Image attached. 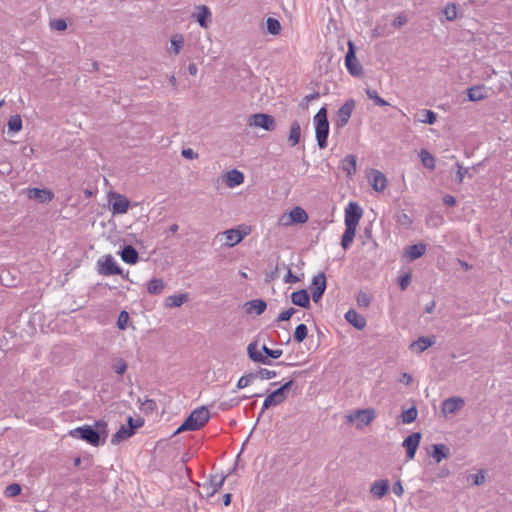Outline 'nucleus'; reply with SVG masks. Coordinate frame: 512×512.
<instances>
[{
	"mask_svg": "<svg viewBox=\"0 0 512 512\" xmlns=\"http://www.w3.org/2000/svg\"><path fill=\"white\" fill-rule=\"evenodd\" d=\"M108 424L105 420L95 421L94 425H83L69 431L68 435L98 447L106 442L108 437Z\"/></svg>",
	"mask_w": 512,
	"mask_h": 512,
	"instance_id": "1",
	"label": "nucleus"
},
{
	"mask_svg": "<svg viewBox=\"0 0 512 512\" xmlns=\"http://www.w3.org/2000/svg\"><path fill=\"white\" fill-rule=\"evenodd\" d=\"M210 419V412L206 406L194 409L184 422L177 428L174 434L184 431H196L201 429Z\"/></svg>",
	"mask_w": 512,
	"mask_h": 512,
	"instance_id": "2",
	"label": "nucleus"
},
{
	"mask_svg": "<svg viewBox=\"0 0 512 512\" xmlns=\"http://www.w3.org/2000/svg\"><path fill=\"white\" fill-rule=\"evenodd\" d=\"M283 351L281 349H270L265 344L262 345L261 351L258 350L257 341L251 342L247 347V355L249 359L255 363L263 365H272V359H278L281 357Z\"/></svg>",
	"mask_w": 512,
	"mask_h": 512,
	"instance_id": "3",
	"label": "nucleus"
},
{
	"mask_svg": "<svg viewBox=\"0 0 512 512\" xmlns=\"http://www.w3.org/2000/svg\"><path fill=\"white\" fill-rule=\"evenodd\" d=\"M317 145L320 149H325L328 145L329 121L327 108L321 107L313 118Z\"/></svg>",
	"mask_w": 512,
	"mask_h": 512,
	"instance_id": "4",
	"label": "nucleus"
},
{
	"mask_svg": "<svg viewBox=\"0 0 512 512\" xmlns=\"http://www.w3.org/2000/svg\"><path fill=\"white\" fill-rule=\"evenodd\" d=\"M293 384L294 380L291 379L266 396L262 405L261 412L257 419L258 421L265 410L269 409L270 407L278 406L287 400L289 391Z\"/></svg>",
	"mask_w": 512,
	"mask_h": 512,
	"instance_id": "5",
	"label": "nucleus"
},
{
	"mask_svg": "<svg viewBox=\"0 0 512 512\" xmlns=\"http://www.w3.org/2000/svg\"><path fill=\"white\" fill-rule=\"evenodd\" d=\"M97 272L103 276L122 275V268L111 254H107L98 259Z\"/></svg>",
	"mask_w": 512,
	"mask_h": 512,
	"instance_id": "6",
	"label": "nucleus"
},
{
	"mask_svg": "<svg viewBox=\"0 0 512 512\" xmlns=\"http://www.w3.org/2000/svg\"><path fill=\"white\" fill-rule=\"evenodd\" d=\"M347 45L348 50L345 55V66L347 68V71L352 76H362L363 67L356 57L355 43L352 40H349Z\"/></svg>",
	"mask_w": 512,
	"mask_h": 512,
	"instance_id": "7",
	"label": "nucleus"
},
{
	"mask_svg": "<svg viewBox=\"0 0 512 512\" xmlns=\"http://www.w3.org/2000/svg\"><path fill=\"white\" fill-rule=\"evenodd\" d=\"M356 102L354 99H348L345 101L342 106L337 110L336 118H335V127L336 129H342L346 126L351 118V115L354 111Z\"/></svg>",
	"mask_w": 512,
	"mask_h": 512,
	"instance_id": "8",
	"label": "nucleus"
},
{
	"mask_svg": "<svg viewBox=\"0 0 512 512\" xmlns=\"http://www.w3.org/2000/svg\"><path fill=\"white\" fill-rule=\"evenodd\" d=\"M249 125L252 127H259L265 131H274L276 128L275 118L266 113H255L249 117Z\"/></svg>",
	"mask_w": 512,
	"mask_h": 512,
	"instance_id": "9",
	"label": "nucleus"
},
{
	"mask_svg": "<svg viewBox=\"0 0 512 512\" xmlns=\"http://www.w3.org/2000/svg\"><path fill=\"white\" fill-rule=\"evenodd\" d=\"M363 215L362 207L357 203L350 201L345 208V217L344 222L345 226L356 227L359 224V221Z\"/></svg>",
	"mask_w": 512,
	"mask_h": 512,
	"instance_id": "10",
	"label": "nucleus"
},
{
	"mask_svg": "<svg viewBox=\"0 0 512 512\" xmlns=\"http://www.w3.org/2000/svg\"><path fill=\"white\" fill-rule=\"evenodd\" d=\"M375 417V411L374 409L367 408V409H360L356 410L355 412L346 415V419L348 423H353L355 421H358V427L369 425L370 422Z\"/></svg>",
	"mask_w": 512,
	"mask_h": 512,
	"instance_id": "11",
	"label": "nucleus"
},
{
	"mask_svg": "<svg viewBox=\"0 0 512 512\" xmlns=\"http://www.w3.org/2000/svg\"><path fill=\"white\" fill-rule=\"evenodd\" d=\"M327 288V281L324 272H319L312 279L311 294L312 299L317 303L325 293Z\"/></svg>",
	"mask_w": 512,
	"mask_h": 512,
	"instance_id": "12",
	"label": "nucleus"
},
{
	"mask_svg": "<svg viewBox=\"0 0 512 512\" xmlns=\"http://www.w3.org/2000/svg\"><path fill=\"white\" fill-rule=\"evenodd\" d=\"M421 438L422 435L420 432H413L404 439L402 446L406 449V457L408 460L414 459Z\"/></svg>",
	"mask_w": 512,
	"mask_h": 512,
	"instance_id": "13",
	"label": "nucleus"
},
{
	"mask_svg": "<svg viewBox=\"0 0 512 512\" xmlns=\"http://www.w3.org/2000/svg\"><path fill=\"white\" fill-rule=\"evenodd\" d=\"M227 476L225 475H212L208 482L203 484V490L206 491L208 497L214 496L223 486Z\"/></svg>",
	"mask_w": 512,
	"mask_h": 512,
	"instance_id": "14",
	"label": "nucleus"
},
{
	"mask_svg": "<svg viewBox=\"0 0 512 512\" xmlns=\"http://www.w3.org/2000/svg\"><path fill=\"white\" fill-rule=\"evenodd\" d=\"M130 201L124 195L113 193L111 209L113 214H124L128 211Z\"/></svg>",
	"mask_w": 512,
	"mask_h": 512,
	"instance_id": "15",
	"label": "nucleus"
},
{
	"mask_svg": "<svg viewBox=\"0 0 512 512\" xmlns=\"http://www.w3.org/2000/svg\"><path fill=\"white\" fill-rule=\"evenodd\" d=\"M27 195L39 203H48L54 198L53 192L47 188H30Z\"/></svg>",
	"mask_w": 512,
	"mask_h": 512,
	"instance_id": "16",
	"label": "nucleus"
},
{
	"mask_svg": "<svg viewBox=\"0 0 512 512\" xmlns=\"http://www.w3.org/2000/svg\"><path fill=\"white\" fill-rule=\"evenodd\" d=\"M465 402L460 397H450L444 400L441 404L442 412L446 414H453L464 406Z\"/></svg>",
	"mask_w": 512,
	"mask_h": 512,
	"instance_id": "17",
	"label": "nucleus"
},
{
	"mask_svg": "<svg viewBox=\"0 0 512 512\" xmlns=\"http://www.w3.org/2000/svg\"><path fill=\"white\" fill-rule=\"evenodd\" d=\"M345 319L357 330H363L367 324L366 318L354 309H349L345 313Z\"/></svg>",
	"mask_w": 512,
	"mask_h": 512,
	"instance_id": "18",
	"label": "nucleus"
},
{
	"mask_svg": "<svg viewBox=\"0 0 512 512\" xmlns=\"http://www.w3.org/2000/svg\"><path fill=\"white\" fill-rule=\"evenodd\" d=\"M291 301L294 305L309 309L311 306L310 296L306 289H300L291 294Z\"/></svg>",
	"mask_w": 512,
	"mask_h": 512,
	"instance_id": "19",
	"label": "nucleus"
},
{
	"mask_svg": "<svg viewBox=\"0 0 512 512\" xmlns=\"http://www.w3.org/2000/svg\"><path fill=\"white\" fill-rule=\"evenodd\" d=\"M369 178L371 186L375 191L381 192L386 188L387 179L381 171L377 169H372Z\"/></svg>",
	"mask_w": 512,
	"mask_h": 512,
	"instance_id": "20",
	"label": "nucleus"
},
{
	"mask_svg": "<svg viewBox=\"0 0 512 512\" xmlns=\"http://www.w3.org/2000/svg\"><path fill=\"white\" fill-rule=\"evenodd\" d=\"M435 344V337H426L421 336L418 339L414 340L410 346L409 349L412 351H416L417 353H422L429 347L433 346Z\"/></svg>",
	"mask_w": 512,
	"mask_h": 512,
	"instance_id": "21",
	"label": "nucleus"
},
{
	"mask_svg": "<svg viewBox=\"0 0 512 512\" xmlns=\"http://www.w3.org/2000/svg\"><path fill=\"white\" fill-rule=\"evenodd\" d=\"M427 249V245L425 243H417L405 248V256L409 261H415L422 257Z\"/></svg>",
	"mask_w": 512,
	"mask_h": 512,
	"instance_id": "22",
	"label": "nucleus"
},
{
	"mask_svg": "<svg viewBox=\"0 0 512 512\" xmlns=\"http://www.w3.org/2000/svg\"><path fill=\"white\" fill-rule=\"evenodd\" d=\"M119 255L125 263L130 265L136 264L139 260V253L132 245H124Z\"/></svg>",
	"mask_w": 512,
	"mask_h": 512,
	"instance_id": "23",
	"label": "nucleus"
},
{
	"mask_svg": "<svg viewBox=\"0 0 512 512\" xmlns=\"http://www.w3.org/2000/svg\"><path fill=\"white\" fill-rule=\"evenodd\" d=\"M467 97L471 102H477L488 98L487 89L483 84L475 85L467 89Z\"/></svg>",
	"mask_w": 512,
	"mask_h": 512,
	"instance_id": "24",
	"label": "nucleus"
},
{
	"mask_svg": "<svg viewBox=\"0 0 512 512\" xmlns=\"http://www.w3.org/2000/svg\"><path fill=\"white\" fill-rule=\"evenodd\" d=\"M224 178L226 185L230 188H234L236 186L241 185L245 179L243 172L237 169H232L228 171L224 175Z\"/></svg>",
	"mask_w": 512,
	"mask_h": 512,
	"instance_id": "25",
	"label": "nucleus"
},
{
	"mask_svg": "<svg viewBox=\"0 0 512 512\" xmlns=\"http://www.w3.org/2000/svg\"><path fill=\"white\" fill-rule=\"evenodd\" d=\"M134 435L131 428H127L126 425H121V427L112 435L111 444L118 445L119 443L129 439Z\"/></svg>",
	"mask_w": 512,
	"mask_h": 512,
	"instance_id": "26",
	"label": "nucleus"
},
{
	"mask_svg": "<svg viewBox=\"0 0 512 512\" xmlns=\"http://www.w3.org/2000/svg\"><path fill=\"white\" fill-rule=\"evenodd\" d=\"M341 168L346 172L347 176H352L357 170V158L353 154L346 155L341 161Z\"/></svg>",
	"mask_w": 512,
	"mask_h": 512,
	"instance_id": "27",
	"label": "nucleus"
},
{
	"mask_svg": "<svg viewBox=\"0 0 512 512\" xmlns=\"http://www.w3.org/2000/svg\"><path fill=\"white\" fill-rule=\"evenodd\" d=\"M450 455L449 448L442 443L432 445L431 456L436 461V463H440L443 459L448 458Z\"/></svg>",
	"mask_w": 512,
	"mask_h": 512,
	"instance_id": "28",
	"label": "nucleus"
},
{
	"mask_svg": "<svg viewBox=\"0 0 512 512\" xmlns=\"http://www.w3.org/2000/svg\"><path fill=\"white\" fill-rule=\"evenodd\" d=\"M389 491V481L388 480H377L375 481L371 488L370 492L377 498L384 497Z\"/></svg>",
	"mask_w": 512,
	"mask_h": 512,
	"instance_id": "29",
	"label": "nucleus"
},
{
	"mask_svg": "<svg viewBox=\"0 0 512 512\" xmlns=\"http://www.w3.org/2000/svg\"><path fill=\"white\" fill-rule=\"evenodd\" d=\"M224 234L226 236L228 245L235 246L244 239V237L246 236L247 233L242 232L238 229L232 228V229L226 230L224 232Z\"/></svg>",
	"mask_w": 512,
	"mask_h": 512,
	"instance_id": "30",
	"label": "nucleus"
},
{
	"mask_svg": "<svg viewBox=\"0 0 512 512\" xmlns=\"http://www.w3.org/2000/svg\"><path fill=\"white\" fill-rule=\"evenodd\" d=\"M199 11L196 14V20L199 25L203 28H207L211 23V12L210 9L206 5H201L198 7Z\"/></svg>",
	"mask_w": 512,
	"mask_h": 512,
	"instance_id": "31",
	"label": "nucleus"
},
{
	"mask_svg": "<svg viewBox=\"0 0 512 512\" xmlns=\"http://www.w3.org/2000/svg\"><path fill=\"white\" fill-rule=\"evenodd\" d=\"M301 137V127L300 123L297 120H294L291 123L289 135H288V143L291 147L296 146L300 142Z\"/></svg>",
	"mask_w": 512,
	"mask_h": 512,
	"instance_id": "32",
	"label": "nucleus"
},
{
	"mask_svg": "<svg viewBox=\"0 0 512 512\" xmlns=\"http://www.w3.org/2000/svg\"><path fill=\"white\" fill-rule=\"evenodd\" d=\"M245 307L247 313H250L252 310H254L257 315H261L265 312L267 303L263 299H253L246 302Z\"/></svg>",
	"mask_w": 512,
	"mask_h": 512,
	"instance_id": "33",
	"label": "nucleus"
},
{
	"mask_svg": "<svg viewBox=\"0 0 512 512\" xmlns=\"http://www.w3.org/2000/svg\"><path fill=\"white\" fill-rule=\"evenodd\" d=\"M289 216H290L291 222L294 224H304L308 220V215H307L306 211L299 206L294 207L290 211Z\"/></svg>",
	"mask_w": 512,
	"mask_h": 512,
	"instance_id": "34",
	"label": "nucleus"
},
{
	"mask_svg": "<svg viewBox=\"0 0 512 512\" xmlns=\"http://www.w3.org/2000/svg\"><path fill=\"white\" fill-rule=\"evenodd\" d=\"M356 227L346 226L345 231L341 237V246L344 250L350 248L355 236H356Z\"/></svg>",
	"mask_w": 512,
	"mask_h": 512,
	"instance_id": "35",
	"label": "nucleus"
},
{
	"mask_svg": "<svg viewBox=\"0 0 512 512\" xmlns=\"http://www.w3.org/2000/svg\"><path fill=\"white\" fill-rule=\"evenodd\" d=\"M188 299L187 294H177V295H171L168 296L165 300V305L167 307L176 308L180 307L182 304H184Z\"/></svg>",
	"mask_w": 512,
	"mask_h": 512,
	"instance_id": "36",
	"label": "nucleus"
},
{
	"mask_svg": "<svg viewBox=\"0 0 512 512\" xmlns=\"http://www.w3.org/2000/svg\"><path fill=\"white\" fill-rule=\"evenodd\" d=\"M164 289V282L160 278H153L147 284V290L152 295L160 294Z\"/></svg>",
	"mask_w": 512,
	"mask_h": 512,
	"instance_id": "37",
	"label": "nucleus"
},
{
	"mask_svg": "<svg viewBox=\"0 0 512 512\" xmlns=\"http://www.w3.org/2000/svg\"><path fill=\"white\" fill-rule=\"evenodd\" d=\"M8 131L12 133H16L22 130L23 122L22 118L19 114L12 115L7 123Z\"/></svg>",
	"mask_w": 512,
	"mask_h": 512,
	"instance_id": "38",
	"label": "nucleus"
},
{
	"mask_svg": "<svg viewBox=\"0 0 512 512\" xmlns=\"http://www.w3.org/2000/svg\"><path fill=\"white\" fill-rule=\"evenodd\" d=\"M419 157L424 167L430 170L435 168V158L429 151L422 149L419 153Z\"/></svg>",
	"mask_w": 512,
	"mask_h": 512,
	"instance_id": "39",
	"label": "nucleus"
},
{
	"mask_svg": "<svg viewBox=\"0 0 512 512\" xmlns=\"http://www.w3.org/2000/svg\"><path fill=\"white\" fill-rule=\"evenodd\" d=\"M418 411L416 406H412L402 411L401 419L404 424H410L417 419Z\"/></svg>",
	"mask_w": 512,
	"mask_h": 512,
	"instance_id": "40",
	"label": "nucleus"
},
{
	"mask_svg": "<svg viewBox=\"0 0 512 512\" xmlns=\"http://www.w3.org/2000/svg\"><path fill=\"white\" fill-rule=\"evenodd\" d=\"M307 335H308V328L305 324L301 323L296 326L294 334H293V339L296 343H301L306 339Z\"/></svg>",
	"mask_w": 512,
	"mask_h": 512,
	"instance_id": "41",
	"label": "nucleus"
},
{
	"mask_svg": "<svg viewBox=\"0 0 512 512\" xmlns=\"http://www.w3.org/2000/svg\"><path fill=\"white\" fill-rule=\"evenodd\" d=\"M266 29L269 34L278 35L281 31V24L276 18L268 17L266 20Z\"/></svg>",
	"mask_w": 512,
	"mask_h": 512,
	"instance_id": "42",
	"label": "nucleus"
},
{
	"mask_svg": "<svg viewBox=\"0 0 512 512\" xmlns=\"http://www.w3.org/2000/svg\"><path fill=\"white\" fill-rule=\"evenodd\" d=\"M366 95L369 99H371L374 104L376 106H380V107H383V106H388L389 103L384 100L383 98H381L378 94V92L376 90H373V89H367L366 90Z\"/></svg>",
	"mask_w": 512,
	"mask_h": 512,
	"instance_id": "43",
	"label": "nucleus"
},
{
	"mask_svg": "<svg viewBox=\"0 0 512 512\" xmlns=\"http://www.w3.org/2000/svg\"><path fill=\"white\" fill-rule=\"evenodd\" d=\"M128 368L127 362L122 358H116L112 361V369L118 375H123Z\"/></svg>",
	"mask_w": 512,
	"mask_h": 512,
	"instance_id": "44",
	"label": "nucleus"
},
{
	"mask_svg": "<svg viewBox=\"0 0 512 512\" xmlns=\"http://www.w3.org/2000/svg\"><path fill=\"white\" fill-rule=\"evenodd\" d=\"M447 21H453L457 18V6L455 3H448L442 10Z\"/></svg>",
	"mask_w": 512,
	"mask_h": 512,
	"instance_id": "45",
	"label": "nucleus"
},
{
	"mask_svg": "<svg viewBox=\"0 0 512 512\" xmlns=\"http://www.w3.org/2000/svg\"><path fill=\"white\" fill-rule=\"evenodd\" d=\"M421 114H422V118H420L419 121L422 123L432 125L437 120V114L432 110L423 109L421 111Z\"/></svg>",
	"mask_w": 512,
	"mask_h": 512,
	"instance_id": "46",
	"label": "nucleus"
},
{
	"mask_svg": "<svg viewBox=\"0 0 512 512\" xmlns=\"http://www.w3.org/2000/svg\"><path fill=\"white\" fill-rule=\"evenodd\" d=\"M361 238H362L363 245H366L369 242H372L375 247L377 246V242L373 239V236H372V224L371 223L364 228Z\"/></svg>",
	"mask_w": 512,
	"mask_h": 512,
	"instance_id": "47",
	"label": "nucleus"
},
{
	"mask_svg": "<svg viewBox=\"0 0 512 512\" xmlns=\"http://www.w3.org/2000/svg\"><path fill=\"white\" fill-rule=\"evenodd\" d=\"M171 46L174 53L179 54L180 50L183 47L184 38L181 34H175L171 37Z\"/></svg>",
	"mask_w": 512,
	"mask_h": 512,
	"instance_id": "48",
	"label": "nucleus"
},
{
	"mask_svg": "<svg viewBox=\"0 0 512 512\" xmlns=\"http://www.w3.org/2000/svg\"><path fill=\"white\" fill-rule=\"evenodd\" d=\"M256 379V374L254 372L248 373L246 375H243L239 378L236 387L237 389H243L247 387L253 380Z\"/></svg>",
	"mask_w": 512,
	"mask_h": 512,
	"instance_id": "49",
	"label": "nucleus"
},
{
	"mask_svg": "<svg viewBox=\"0 0 512 512\" xmlns=\"http://www.w3.org/2000/svg\"><path fill=\"white\" fill-rule=\"evenodd\" d=\"M256 379L260 378L262 380H269L277 376L276 371L268 370L266 368H259L256 372Z\"/></svg>",
	"mask_w": 512,
	"mask_h": 512,
	"instance_id": "50",
	"label": "nucleus"
},
{
	"mask_svg": "<svg viewBox=\"0 0 512 512\" xmlns=\"http://www.w3.org/2000/svg\"><path fill=\"white\" fill-rule=\"evenodd\" d=\"M22 491L21 485L18 483H12L8 485L4 491L6 497H15Z\"/></svg>",
	"mask_w": 512,
	"mask_h": 512,
	"instance_id": "51",
	"label": "nucleus"
},
{
	"mask_svg": "<svg viewBox=\"0 0 512 512\" xmlns=\"http://www.w3.org/2000/svg\"><path fill=\"white\" fill-rule=\"evenodd\" d=\"M129 314L127 311L123 310L119 313L118 319H117V327L120 330H125L127 328V324L129 321Z\"/></svg>",
	"mask_w": 512,
	"mask_h": 512,
	"instance_id": "52",
	"label": "nucleus"
},
{
	"mask_svg": "<svg viewBox=\"0 0 512 512\" xmlns=\"http://www.w3.org/2000/svg\"><path fill=\"white\" fill-rule=\"evenodd\" d=\"M241 399L231 398L228 401H223L219 404V409L222 411L229 410L233 407H236L240 404Z\"/></svg>",
	"mask_w": 512,
	"mask_h": 512,
	"instance_id": "53",
	"label": "nucleus"
},
{
	"mask_svg": "<svg viewBox=\"0 0 512 512\" xmlns=\"http://www.w3.org/2000/svg\"><path fill=\"white\" fill-rule=\"evenodd\" d=\"M320 97L319 92L314 91L313 93L306 95L301 102L299 103V107L302 109H307L309 102L316 100Z\"/></svg>",
	"mask_w": 512,
	"mask_h": 512,
	"instance_id": "54",
	"label": "nucleus"
},
{
	"mask_svg": "<svg viewBox=\"0 0 512 512\" xmlns=\"http://www.w3.org/2000/svg\"><path fill=\"white\" fill-rule=\"evenodd\" d=\"M157 409V404L152 399H146L141 406V410L145 413H151Z\"/></svg>",
	"mask_w": 512,
	"mask_h": 512,
	"instance_id": "55",
	"label": "nucleus"
},
{
	"mask_svg": "<svg viewBox=\"0 0 512 512\" xmlns=\"http://www.w3.org/2000/svg\"><path fill=\"white\" fill-rule=\"evenodd\" d=\"M282 267H283V269H287V274L284 277L285 283H296L300 280L298 276L294 275L291 272V269L285 263H282Z\"/></svg>",
	"mask_w": 512,
	"mask_h": 512,
	"instance_id": "56",
	"label": "nucleus"
},
{
	"mask_svg": "<svg viewBox=\"0 0 512 512\" xmlns=\"http://www.w3.org/2000/svg\"><path fill=\"white\" fill-rule=\"evenodd\" d=\"M357 304L359 307L367 308L370 305V297L366 293L360 291L357 296Z\"/></svg>",
	"mask_w": 512,
	"mask_h": 512,
	"instance_id": "57",
	"label": "nucleus"
},
{
	"mask_svg": "<svg viewBox=\"0 0 512 512\" xmlns=\"http://www.w3.org/2000/svg\"><path fill=\"white\" fill-rule=\"evenodd\" d=\"M411 282V274L405 273L399 277L398 284L402 291L406 290Z\"/></svg>",
	"mask_w": 512,
	"mask_h": 512,
	"instance_id": "58",
	"label": "nucleus"
},
{
	"mask_svg": "<svg viewBox=\"0 0 512 512\" xmlns=\"http://www.w3.org/2000/svg\"><path fill=\"white\" fill-rule=\"evenodd\" d=\"M50 25L57 31H64L67 29V22L64 19H55L51 21Z\"/></svg>",
	"mask_w": 512,
	"mask_h": 512,
	"instance_id": "59",
	"label": "nucleus"
},
{
	"mask_svg": "<svg viewBox=\"0 0 512 512\" xmlns=\"http://www.w3.org/2000/svg\"><path fill=\"white\" fill-rule=\"evenodd\" d=\"M470 478L472 479L473 484L480 485L485 481V475L483 471H480L476 474H471Z\"/></svg>",
	"mask_w": 512,
	"mask_h": 512,
	"instance_id": "60",
	"label": "nucleus"
},
{
	"mask_svg": "<svg viewBox=\"0 0 512 512\" xmlns=\"http://www.w3.org/2000/svg\"><path fill=\"white\" fill-rule=\"evenodd\" d=\"M182 156L186 159L193 160L198 158V154L191 148H184L181 152Z\"/></svg>",
	"mask_w": 512,
	"mask_h": 512,
	"instance_id": "61",
	"label": "nucleus"
},
{
	"mask_svg": "<svg viewBox=\"0 0 512 512\" xmlns=\"http://www.w3.org/2000/svg\"><path fill=\"white\" fill-rule=\"evenodd\" d=\"M393 493L397 495L398 497H402L404 494V488L400 480H397L394 482L392 487Z\"/></svg>",
	"mask_w": 512,
	"mask_h": 512,
	"instance_id": "62",
	"label": "nucleus"
},
{
	"mask_svg": "<svg viewBox=\"0 0 512 512\" xmlns=\"http://www.w3.org/2000/svg\"><path fill=\"white\" fill-rule=\"evenodd\" d=\"M407 23V18L404 15H398L392 22L393 27L400 28Z\"/></svg>",
	"mask_w": 512,
	"mask_h": 512,
	"instance_id": "63",
	"label": "nucleus"
},
{
	"mask_svg": "<svg viewBox=\"0 0 512 512\" xmlns=\"http://www.w3.org/2000/svg\"><path fill=\"white\" fill-rule=\"evenodd\" d=\"M398 222L408 227L412 224V219L406 213H402L398 216Z\"/></svg>",
	"mask_w": 512,
	"mask_h": 512,
	"instance_id": "64",
	"label": "nucleus"
}]
</instances>
